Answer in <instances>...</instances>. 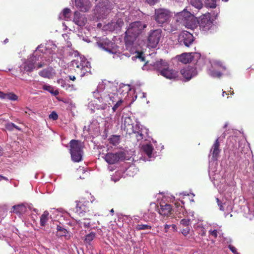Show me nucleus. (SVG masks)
Here are the masks:
<instances>
[{"mask_svg":"<svg viewBox=\"0 0 254 254\" xmlns=\"http://www.w3.org/2000/svg\"><path fill=\"white\" fill-rule=\"evenodd\" d=\"M143 21H136L131 22L125 32V41L127 47L132 45L136 38L141 34L147 27Z\"/></svg>","mask_w":254,"mask_h":254,"instance_id":"obj_1","label":"nucleus"},{"mask_svg":"<svg viewBox=\"0 0 254 254\" xmlns=\"http://www.w3.org/2000/svg\"><path fill=\"white\" fill-rule=\"evenodd\" d=\"M71 65L75 67L76 71L80 74L81 77H83L87 73L90 72L91 70L90 63L84 57H80L78 59L71 62Z\"/></svg>","mask_w":254,"mask_h":254,"instance_id":"obj_2","label":"nucleus"},{"mask_svg":"<svg viewBox=\"0 0 254 254\" xmlns=\"http://www.w3.org/2000/svg\"><path fill=\"white\" fill-rule=\"evenodd\" d=\"M194 14V12L192 11L191 13L185 8L183 11L177 13V20L183 22L188 28H193L195 26Z\"/></svg>","mask_w":254,"mask_h":254,"instance_id":"obj_3","label":"nucleus"},{"mask_svg":"<svg viewBox=\"0 0 254 254\" xmlns=\"http://www.w3.org/2000/svg\"><path fill=\"white\" fill-rule=\"evenodd\" d=\"M149 129L137 122L134 127L130 131V134L132 137H134L137 141L148 140Z\"/></svg>","mask_w":254,"mask_h":254,"instance_id":"obj_4","label":"nucleus"},{"mask_svg":"<svg viewBox=\"0 0 254 254\" xmlns=\"http://www.w3.org/2000/svg\"><path fill=\"white\" fill-rule=\"evenodd\" d=\"M117 87L115 86H111L110 84L107 86L106 90L105 92L101 94L100 97L102 102L104 100L105 102H109L110 104L111 102L113 104L120 100L121 98L119 97L117 92Z\"/></svg>","mask_w":254,"mask_h":254,"instance_id":"obj_5","label":"nucleus"},{"mask_svg":"<svg viewBox=\"0 0 254 254\" xmlns=\"http://www.w3.org/2000/svg\"><path fill=\"white\" fill-rule=\"evenodd\" d=\"M70 153L72 160L74 162H78L82 159V143L77 140H71L69 142Z\"/></svg>","mask_w":254,"mask_h":254,"instance_id":"obj_6","label":"nucleus"},{"mask_svg":"<svg viewBox=\"0 0 254 254\" xmlns=\"http://www.w3.org/2000/svg\"><path fill=\"white\" fill-rule=\"evenodd\" d=\"M171 16V12L170 10L160 8L155 9L154 17L156 22L162 26L170 21Z\"/></svg>","mask_w":254,"mask_h":254,"instance_id":"obj_7","label":"nucleus"},{"mask_svg":"<svg viewBox=\"0 0 254 254\" xmlns=\"http://www.w3.org/2000/svg\"><path fill=\"white\" fill-rule=\"evenodd\" d=\"M162 30L160 29L151 30L148 33L147 46L149 48L157 47L162 36Z\"/></svg>","mask_w":254,"mask_h":254,"instance_id":"obj_8","label":"nucleus"},{"mask_svg":"<svg viewBox=\"0 0 254 254\" xmlns=\"http://www.w3.org/2000/svg\"><path fill=\"white\" fill-rule=\"evenodd\" d=\"M128 13L119 12L116 16V19L109 24V27L112 30H119L124 25V22H128L129 18L127 17Z\"/></svg>","mask_w":254,"mask_h":254,"instance_id":"obj_9","label":"nucleus"},{"mask_svg":"<svg viewBox=\"0 0 254 254\" xmlns=\"http://www.w3.org/2000/svg\"><path fill=\"white\" fill-rule=\"evenodd\" d=\"M96 45L100 49L110 54L117 52V45L107 38L100 39L96 42Z\"/></svg>","mask_w":254,"mask_h":254,"instance_id":"obj_10","label":"nucleus"},{"mask_svg":"<svg viewBox=\"0 0 254 254\" xmlns=\"http://www.w3.org/2000/svg\"><path fill=\"white\" fill-rule=\"evenodd\" d=\"M198 23L200 29L204 32L208 31L213 26V22L211 19L209 13L203 15Z\"/></svg>","mask_w":254,"mask_h":254,"instance_id":"obj_11","label":"nucleus"},{"mask_svg":"<svg viewBox=\"0 0 254 254\" xmlns=\"http://www.w3.org/2000/svg\"><path fill=\"white\" fill-rule=\"evenodd\" d=\"M89 203V202L88 201H85L83 198L76 201L75 212L80 216H83L86 212L89 211L88 206Z\"/></svg>","mask_w":254,"mask_h":254,"instance_id":"obj_12","label":"nucleus"},{"mask_svg":"<svg viewBox=\"0 0 254 254\" xmlns=\"http://www.w3.org/2000/svg\"><path fill=\"white\" fill-rule=\"evenodd\" d=\"M194 38L190 32L184 31L179 36V41L181 44L189 47L193 42Z\"/></svg>","mask_w":254,"mask_h":254,"instance_id":"obj_13","label":"nucleus"},{"mask_svg":"<svg viewBox=\"0 0 254 254\" xmlns=\"http://www.w3.org/2000/svg\"><path fill=\"white\" fill-rule=\"evenodd\" d=\"M38 60V58H37L36 56H32L22 64L21 65V69L26 72H32L35 68V64Z\"/></svg>","mask_w":254,"mask_h":254,"instance_id":"obj_14","label":"nucleus"},{"mask_svg":"<svg viewBox=\"0 0 254 254\" xmlns=\"http://www.w3.org/2000/svg\"><path fill=\"white\" fill-rule=\"evenodd\" d=\"M97 3V10L104 13H109L111 9L112 5L108 0H95Z\"/></svg>","mask_w":254,"mask_h":254,"instance_id":"obj_15","label":"nucleus"},{"mask_svg":"<svg viewBox=\"0 0 254 254\" xmlns=\"http://www.w3.org/2000/svg\"><path fill=\"white\" fill-rule=\"evenodd\" d=\"M122 128L125 131L130 134V131L134 127V123L130 117L127 116L123 119Z\"/></svg>","mask_w":254,"mask_h":254,"instance_id":"obj_16","label":"nucleus"},{"mask_svg":"<svg viewBox=\"0 0 254 254\" xmlns=\"http://www.w3.org/2000/svg\"><path fill=\"white\" fill-rule=\"evenodd\" d=\"M76 7L82 12L87 11L91 7L89 0H75Z\"/></svg>","mask_w":254,"mask_h":254,"instance_id":"obj_17","label":"nucleus"},{"mask_svg":"<svg viewBox=\"0 0 254 254\" xmlns=\"http://www.w3.org/2000/svg\"><path fill=\"white\" fill-rule=\"evenodd\" d=\"M160 74L170 79H175L178 77V72L168 66L162 71Z\"/></svg>","mask_w":254,"mask_h":254,"instance_id":"obj_18","label":"nucleus"},{"mask_svg":"<svg viewBox=\"0 0 254 254\" xmlns=\"http://www.w3.org/2000/svg\"><path fill=\"white\" fill-rule=\"evenodd\" d=\"M73 22L79 26H83L87 22V19L84 14H82L77 11L74 12Z\"/></svg>","mask_w":254,"mask_h":254,"instance_id":"obj_19","label":"nucleus"},{"mask_svg":"<svg viewBox=\"0 0 254 254\" xmlns=\"http://www.w3.org/2000/svg\"><path fill=\"white\" fill-rule=\"evenodd\" d=\"M195 55L197 57H200V55L199 53H195L192 56L191 53H183L178 57V60L180 62L183 64H188L191 62L192 60V58Z\"/></svg>","mask_w":254,"mask_h":254,"instance_id":"obj_20","label":"nucleus"},{"mask_svg":"<svg viewBox=\"0 0 254 254\" xmlns=\"http://www.w3.org/2000/svg\"><path fill=\"white\" fill-rule=\"evenodd\" d=\"M121 155L120 153H108L105 155L104 158L108 163L113 164L120 160Z\"/></svg>","mask_w":254,"mask_h":254,"instance_id":"obj_21","label":"nucleus"},{"mask_svg":"<svg viewBox=\"0 0 254 254\" xmlns=\"http://www.w3.org/2000/svg\"><path fill=\"white\" fill-rule=\"evenodd\" d=\"M172 206L171 204L163 202L160 203L159 213L161 215L168 216L171 214Z\"/></svg>","mask_w":254,"mask_h":254,"instance_id":"obj_22","label":"nucleus"},{"mask_svg":"<svg viewBox=\"0 0 254 254\" xmlns=\"http://www.w3.org/2000/svg\"><path fill=\"white\" fill-rule=\"evenodd\" d=\"M245 216L251 219L254 216V201L249 202L244 209Z\"/></svg>","mask_w":254,"mask_h":254,"instance_id":"obj_23","label":"nucleus"},{"mask_svg":"<svg viewBox=\"0 0 254 254\" xmlns=\"http://www.w3.org/2000/svg\"><path fill=\"white\" fill-rule=\"evenodd\" d=\"M58 237H64L66 240H69L71 237L70 233L60 225L57 226V234Z\"/></svg>","mask_w":254,"mask_h":254,"instance_id":"obj_24","label":"nucleus"},{"mask_svg":"<svg viewBox=\"0 0 254 254\" xmlns=\"http://www.w3.org/2000/svg\"><path fill=\"white\" fill-rule=\"evenodd\" d=\"M195 70L192 67H186L181 69V73L184 78L189 80L195 75Z\"/></svg>","mask_w":254,"mask_h":254,"instance_id":"obj_25","label":"nucleus"},{"mask_svg":"<svg viewBox=\"0 0 254 254\" xmlns=\"http://www.w3.org/2000/svg\"><path fill=\"white\" fill-rule=\"evenodd\" d=\"M220 143L219 142V137H218L214 144H213L211 149L210 151V154H212V158L214 159H216L218 156L220 152V149H219Z\"/></svg>","mask_w":254,"mask_h":254,"instance_id":"obj_26","label":"nucleus"},{"mask_svg":"<svg viewBox=\"0 0 254 254\" xmlns=\"http://www.w3.org/2000/svg\"><path fill=\"white\" fill-rule=\"evenodd\" d=\"M105 84L102 81L99 83L98 86L97 87L96 90L93 92V95L94 97L97 99L99 102L101 101L100 98V97L101 96V94L105 92L104 91V89H105Z\"/></svg>","mask_w":254,"mask_h":254,"instance_id":"obj_27","label":"nucleus"},{"mask_svg":"<svg viewBox=\"0 0 254 254\" xmlns=\"http://www.w3.org/2000/svg\"><path fill=\"white\" fill-rule=\"evenodd\" d=\"M153 65L154 67V69L159 71L161 74L162 71L168 66V64L165 61L161 60L154 63Z\"/></svg>","mask_w":254,"mask_h":254,"instance_id":"obj_28","label":"nucleus"},{"mask_svg":"<svg viewBox=\"0 0 254 254\" xmlns=\"http://www.w3.org/2000/svg\"><path fill=\"white\" fill-rule=\"evenodd\" d=\"M49 213L48 211H45L40 217V224L41 226L45 227L49 220Z\"/></svg>","mask_w":254,"mask_h":254,"instance_id":"obj_29","label":"nucleus"},{"mask_svg":"<svg viewBox=\"0 0 254 254\" xmlns=\"http://www.w3.org/2000/svg\"><path fill=\"white\" fill-rule=\"evenodd\" d=\"M71 10L69 8H65L63 9L62 12L59 15V18L68 20L70 17Z\"/></svg>","mask_w":254,"mask_h":254,"instance_id":"obj_30","label":"nucleus"},{"mask_svg":"<svg viewBox=\"0 0 254 254\" xmlns=\"http://www.w3.org/2000/svg\"><path fill=\"white\" fill-rule=\"evenodd\" d=\"M190 4L192 7L196 9L197 11L203 6L201 0H190Z\"/></svg>","mask_w":254,"mask_h":254,"instance_id":"obj_31","label":"nucleus"},{"mask_svg":"<svg viewBox=\"0 0 254 254\" xmlns=\"http://www.w3.org/2000/svg\"><path fill=\"white\" fill-rule=\"evenodd\" d=\"M143 152L147 155L149 158H151L152 151L153 150V146L150 144H145L142 146Z\"/></svg>","mask_w":254,"mask_h":254,"instance_id":"obj_32","label":"nucleus"},{"mask_svg":"<svg viewBox=\"0 0 254 254\" xmlns=\"http://www.w3.org/2000/svg\"><path fill=\"white\" fill-rule=\"evenodd\" d=\"M12 208L13 212L16 213H23L26 210V207L23 204L14 205Z\"/></svg>","mask_w":254,"mask_h":254,"instance_id":"obj_33","label":"nucleus"},{"mask_svg":"<svg viewBox=\"0 0 254 254\" xmlns=\"http://www.w3.org/2000/svg\"><path fill=\"white\" fill-rule=\"evenodd\" d=\"M43 89L49 91L51 94L54 96H57L59 94V91L58 90H54V87L51 85H44L43 86Z\"/></svg>","mask_w":254,"mask_h":254,"instance_id":"obj_34","label":"nucleus"},{"mask_svg":"<svg viewBox=\"0 0 254 254\" xmlns=\"http://www.w3.org/2000/svg\"><path fill=\"white\" fill-rule=\"evenodd\" d=\"M152 226L148 224H138L135 225V229L136 231L151 230Z\"/></svg>","mask_w":254,"mask_h":254,"instance_id":"obj_35","label":"nucleus"},{"mask_svg":"<svg viewBox=\"0 0 254 254\" xmlns=\"http://www.w3.org/2000/svg\"><path fill=\"white\" fill-rule=\"evenodd\" d=\"M95 236H96V234L93 232H91V233L86 235L85 236L84 242L86 244H88L90 245L91 242L95 238Z\"/></svg>","mask_w":254,"mask_h":254,"instance_id":"obj_36","label":"nucleus"},{"mask_svg":"<svg viewBox=\"0 0 254 254\" xmlns=\"http://www.w3.org/2000/svg\"><path fill=\"white\" fill-rule=\"evenodd\" d=\"M204 5L208 8H214L216 7V0H204Z\"/></svg>","mask_w":254,"mask_h":254,"instance_id":"obj_37","label":"nucleus"},{"mask_svg":"<svg viewBox=\"0 0 254 254\" xmlns=\"http://www.w3.org/2000/svg\"><path fill=\"white\" fill-rule=\"evenodd\" d=\"M39 74L42 77L49 78H50L52 76V73L50 70L48 69H44L40 71L39 73Z\"/></svg>","mask_w":254,"mask_h":254,"instance_id":"obj_38","label":"nucleus"},{"mask_svg":"<svg viewBox=\"0 0 254 254\" xmlns=\"http://www.w3.org/2000/svg\"><path fill=\"white\" fill-rule=\"evenodd\" d=\"M196 231L202 236H204L206 234L204 227L201 224H198L196 227Z\"/></svg>","mask_w":254,"mask_h":254,"instance_id":"obj_39","label":"nucleus"},{"mask_svg":"<svg viewBox=\"0 0 254 254\" xmlns=\"http://www.w3.org/2000/svg\"><path fill=\"white\" fill-rule=\"evenodd\" d=\"M57 82L63 88L66 90L68 89L70 87V85L63 79H58Z\"/></svg>","mask_w":254,"mask_h":254,"instance_id":"obj_40","label":"nucleus"},{"mask_svg":"<svg viewBox=\"0 0 254 254\" xmlns=\"http://www.w3.org/2000/svg\"><path fill=\"white\" fill-rule=\"evenodd\" d=\"M5 99H7L12 101H16L18 97L16 95L13 93H5Z\"/></svg>","mask_w":254,"mask_h":254,"instance_id":"obj_41","label":"nucleus"},{"mask_svg":"<svg viewBox=\"0 0 254 254\" xmlns=\"http://www.w3.org/2000/svg\"><path fill=\"white\" fill-rule=\"evenodd\" d=\"M120 141V137L117 135H113L110 139V143L114 145H116L119 143Z\"/></svg>","mask_w":254,"mask_h":254,"instance_id":"obj_42","label":"nucleus"},{"mask_svg":"<svg viewBox=\"0 0 254 254\" xmlns=\"http://www.w3.org/2000/svg\"><path fill=\"white\" fill-rule=\"evenodd\" d=\"M114 106L112 108L113 112H115L121 106L123 103V100L121 98L115 102Z\"/></svg>","mask_w":254,"mask_h":254,"instance_id":"obj_43","label":"nucleus"},{"mask_svg":"<svg viewBox=\"0 0 254 254\" xmlns=\"http://www.w3.org/2000/svg\"><path fill=\"white\" fill-rule=\"evenodd\" d=\"M208 74L212 77H220L222 73L219 71H215L214 70H209Z\"/></svg>","mask_w":254,"mask_h":254,"instance_id":"obj_44","label":"nucleus"},{"mask_svg":"<svg viewBox=\"0 0 254 254\" xmlns=\"http://www.w3.org/2000/svg\"><path fill=\"white\" fill-rule=\"evenodd\" d=\"M190 219H183L181 220L180 224L184 227H189L190 225Z\"/></svg>","mask_w":254,"mask_h":254,"instance_id":"obj_45","label":"nucleus"},{"mask_svg":"<svg viewBox=\"0 0 254 254\" xmlns=\"http://www.w3.org/2000/svg\"><path fill=\"white\" fill-rule=\"evenodd\" d=\"M135 58L139 59L141 62H144L145 61V58L143 55V54L141 53H137V55L135 56H133L132 57V59L134 60Z\"/></svg>","mask_w":254,"mask_h":254,"instance_id":"obj_46","label":"nucleus"},{"mask_svg":"<svg viewBox=\"0 0 254 254\" xmlns=\"http://www.w3.org/2000/svg\"><path fill=\"white\" fill-rule=\"evenodd\" d=\"M212 65L215 66H220V67H221L222 68V69H224V70L226 69V67L225 66H223L222 65V64L221 63V62H220V61H214L213 64H212Z\"/></svg>","mask_w":254,"mask_h":254,"instance_id":"obj_47","label":"nucleus"},{"mask_svg":"<svg viewBox=\"0 0 254 254\" xmlns=\"http://www.w3.org/2000/svg\"><path fill=\"white\" fill-rule=\"evenodd\" d=\"M5 128L9 131H12L14 128V124L12 123H8L5 125Z\"/></svg>","mask_w":254,"mask_h":254,"instance_id":"obj_48","label":"nucleus"},{"mask_svg":"<svg viewBox=\"0 0 254 254\" xmlns=\"http://www.w3.org/2000/svg\"><path fill=\"white\" fill-rule=\"evenodd\" d=\"M216 201H217V204H218V205L219 207L220 210H221V211H224V207H225V205H226V203H222L221 202V201L218 198H216Z\"/></svg>","mask_w":254,"mask_h":254,"instance_id":"obj_49","label":"nucleus"},{"mask_svg":"<svg viewBox=\"0 0 254 254\" xmlns=\"http://www.w3.org/2000/svg\"><path fill=\"white\" fill-rule=\"evenodd\" d=\"M186 228H184V229H183L182 230V233L184 235V236H187V235H188L189 233H190V227L189 226V227H186Z\"/></svg>","mask_w":254,"mask_h":254,"instance_id":"obj_50","label":"nucleus"},{"mask_svg":"<svg viewBox=\"0 0 254 254\" xmlns=\"http://www.w3.org/2000/svg\"><path fill=\"white\" fill-rule=\"evenodd\" d=\"M49 118L53 120H57L58 118V115L55 112H52L49 115Z\"/></svg>","mask_w":254,"mask_h":254,"instance_id":"obj_51","label":"nucleus"},{"mask_svg":"<svg viewBox=\"0 0 254 254\" xmlns=\"http://www.w3.org/2000/svg\"><path fill=\"white\" fill-rule=\"evenodd\" d=\"M228 248L234 254H239V253L237 251L236 248L233 246L230 245L228 246Z\"/></svg>","mask_w":254,"mask_h":254,"instance_id":"obj_52","label":"nucleus"},{"mask_svg":"<svg viewBox=\"0 0 254 254\" xmlns=\"http://www.w3.org/2000/svg\"><path fill=\"white\" fill-rule=\"evenodd\" d=\"M160 0H146V1L150 5H154L158 3Z\"/></svg>","mask_w":254,"mask_h":254,"instance_id":"obj_53","label":"nucleus"},{"mask_svg":"<svg viewBox=\"0 0 254 254\" xmlns=\"http://www.w3.org/2000/svg\"><path fill=\"white\" fill-rule=\"evenodd\" d=\"M209 234L212 236H213L215 238H216L217 237V231L216 230H210L209 231Z\"/></svg>","mask_w":254,"mask_h":254,"instance_id":"obj_54","label":"nucleus"},{"mask_svg":"<svg viewBox=\"0 0 254 254\" xmlns=\"http://www.w3.org/2000/svg\"><path fill=\"white\" fill-rule=\"evenodd\" d=\"M22 110L24 112V113L27 114L29 115H31L32 113V110L28 108L23 109Z\"/></svg>","mask_w":254,"mask_h":254,"instance_id":"obj_55","label":"nucleus"},{"mask_svg":"<svg viewBox=\"0 0 254 254\" xmlns=\"http://www.w3.org/2000/svg\"><path fill=\"white\" fill-rule=\"evenodd\" d=\"M107 108V104L106 103L103 104L102 105H99V107L97 108L98 109L105 110Z\"/></svg>","mask_w":254,"mask_h":254,"instance_id":"obj_56","label":"nucleus"},{"mask_svg":"<svg viewBox=\"0 0 254 254\" xmlns=\"http://www.w3.org/2000/svg\"><path fill=\"white\" fill-rule=\"evenodd\" d=\"M171 227V225H167V224H166L165 226H164V230H165V233H167L168 232V229Z\"/></svg>","mask_w":254,"mask_h":254,"instance_id":"obj_57","label":"nucleus"},{"mask_svg":"<svg viewBox=\"0 0 254 254\" xmlns=\"http://www.w3.org/2000/svg\"><path fill=\"white\" fill-rule=\"evenodd\" d=\"M83 224L85 228H88L90 227V224L89 222H84Z\"/></svg>","mask_w":254,"mask_h":254,"instance_id":"obj_58","label":"nucleus"},{"mask_svg":"<svg viewBox=\"0 0 254 254\" xmlns=\"http://www.w3.org/2000/svg\"><path fill=\"white\" fill-rule=\"evenodd\" d=\"M5 93L1 92V91H0V99H5Z\"/></svg>","mask_w":254,"mask_h":254,"instance_id":"obj_59","label":"nucleus"},{"mask_svg":"<svg viewBox=\"0 0 254 254\" xmlns=\"http://www.w3.org/2000/svg\"><path fill=\"white\" fill-rule=\"evenodd\" d=\"M171 227L172 228L174 231H177V226L176 225H175V224L171 225Z\"/></svg>","mask_w":254,"mask_h":254,"instance_id":"obj_60","label":"nucleus"},{"mask_svg":"<svg viewBox=\"0 0 254 254\" xmlns=\"http://www.w3.org/2000/svg\"><path fill=\"white\" fill-rule=\"evenodd\" d=\"M2 180H5L6 181H7L8 179L4 176L0 175V181H1Z\"/></svg>","mask_w":254,"mask_h":254,"instance_id":"obj_61","label":"nucleus"},{"mask_svg":"<svg viewBox=\"0 0 254 254\" xmlns=\"http://www.w3.org/2000/svg\"><path fill=\"white\" fill-rule=\"evenodd\" d=\"M69 78L70 80H73V81L75 80L76 79L75 77L73 75H69Z\"/></svg>","mask_w":254,"mask_h":254,"instance_id":"obj_62","label":"nucleus"},{"mask_svg":"<svg viewBox=\"0 0 254 254\" xmlns=\"http://www.w3.org/2000/svg\"><path fill=\"white\" fill-rule=\"evenodd\" d=\"M44 66V64H42V63H40L38 64L37 65V68H41L42 67H43Z\"/></svg>","mask_w":254,"mask_h":254,"instance_id":"obj_63","label":"nucleus"},{"mask_svg":"<svg viewBox=\"0 0 254 254\" xmlns=\"http://www.w3.org/2000/svg\"><path fill=\"white\" fill-rule=\"evenodd\" d=\"M14 128H15L18 130H21V128L20 127H19L15 125V124H14Z\"/></svg>","mask_w":254,"mask_h":254,"instance_id":"obj_64","label":"nucleus"}]
</instances>
